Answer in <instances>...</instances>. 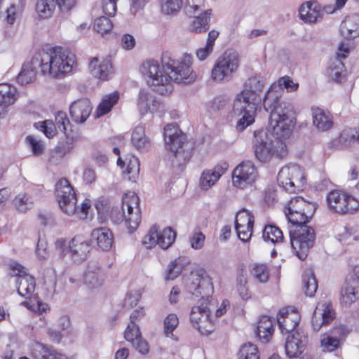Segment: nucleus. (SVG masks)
Segmentation results:
<instances>
[{"mask_svg": "<svg viewBox=\"0 0 359 359\" xmlns=\"http://www.w3.org/2000/svg\"><path fill=\"white\" fill-rule=\"evenodd\" d=\"M191 57L185 55L183 61L174 59L172 53L165 51L161 55V66L155 60H148L141 67V72L147 84L160 95L172 91V82L189 83L196 77L191 67Z\"/></svg>", "mask_w": 359, "mask_h": 359, "instance_id": "nucleus-1", "label": "nucleus"}, {"mask_svg": "<svg viewBox=\"0 0 359 359\" xmlns=\"http://www.w3.org/2000/svg\"><path fill=\"white\" fill-rule=\"evenodd\" d=\"M294 125L295 122L288 123L282 118L273 121L269 114L268 128L254 131L252 148L256 158L266 163L272 157L285 158L288 153L285 140L290 136Z\"/></svg>", "mask_w": 359, "mask_h": 359, "instance_id": "nucleus-2", "label": "nucleus"}, {"mask_svg": "<svg viewBox=\"0 0 359 359\" xmlns=\"http://www.w3.org/2000/svg\"><path fill=\"white\" fill-rule=\"evenodd\" d=\"M72 59L65 55L60 47H53L49 52L40 51L32 57L30 62L23 64L17 76V81L22 86L33 82L37 67L40 68L43 75L59 77L72 70Z\"/></svg>", "mask_w": 359, "mask_h": 359, "instance_id": "nucleus-3", "label": "nucleus"}, {"mask_svg": "<svg viewBox=\"0 0 359 359\" xmlns=\"http://www.w3.org/2000/svg\"><path fill=\"white\" fill-rule=\"evenodd\" d=\"M187 291L196 297H201L200 305L194 306L190 312V321L193 327L201 334L208 335L213 332L208 299L213 293V284L206 274H191L187 283Z\"/></svg>", "mask_w": 359, "mask_h": 359, "instance_id": "nucleus-4", "label": "nucleus"}, {"mask_svg": "<svg viewBox=\"0 0 359 359\" xmlns=\"http://www.w3.org/2000/svg\"><path fill=\"white\" fill-rule=\"evenodd\" d=\"M298 86V83H294L289 76H283L277 83H273L265 93L263 106L266 111L271 114L273 121L282 118L288 123L295 122L293 107L290 102L282 98V95L284 88L292 92L297 89Z\"/></svg>", "mask_w": 359, "mask_h": 359, "instance_id": "nucleus-5", "label": "nucleus"}, {"mask_svg": "<svg viewBox=\"0 0 359 359\" xmlns=\"http://www.w3.org/2000/svg\"><path fill=\"white\" fill-rule=\"evenodd\" d=\"M163 136L165 147L170 152L172 166L182 171L191 157L194 143L189 141L187 135L174 123L164 128Z\"/></svg>", "mask_w": 359, "mask_h": 359, "instance_id": "nucleus-6", "label": "nucleus"}, {"mask_svg": "<svg viewBox=\"0 0 359 359\" xmlns=\"http://www.w3.org/2000/svg\"><path fill=\"white\" fill-rule=\"evenodd\" d=\"M55 194L60 208L65 214L75 215L81 219L87 217L91 206L90 200L86 199L80 207H77L75 191L67 179H61L56 183Z\"/></svg>", "mask_w": 359, "mask_h": 359, "instance_id": "nucleus-7", "label": "nucleus"}, {"mask_svg": "<svg viewBox=\"0 0 359 359\" xmlns=\"http://www.w3.org/2000/svg\"><path fill=\"white\" fill-rule=\"evenodd\" d=\"M111 218L116 224L125 222L128 233H133L141 222L138 196L134 192L126 194L122 198L121 208H113Z\"/></svg>", "mask_w": 359, "mask_h": 359, "instance_id": "nucleus-8", "label": "nucleus"}, {"mask_svg": "<svg viewBox=\"0 0 359 359\" xmlns=\"http://www.w3.org/2000/svg\"><path fill=\"white\" fill-rule=\"evenodd\" d=\"M294 230H290V244L296 255L301 260H304L309 250L313 246L316 233L313 229L306 224H292Z\"/></svg>", "mask_w": 359, "mask_h": 359, "instance_id": "nucleus-9", "label": "nucleus"}, {"mask_svg": "<svg viewBox=\"0 0 359 359\" xmlns=\"http://www.w3.org/2000/svg\"><path fill=\"white\" fill-rule=\"evenodd\" d=\"M239 67V55L234 50H226L218 57L211 72L212 79L217 81H229Z\"/></svg>", "mask_w": 359, "mask_h": 359, "instance_id": "nucleus-10", "label": "nucleus"}, {"mask_svg": "<svg viewBox=\"0 0 359 359\" xmlns=\"http://www.w3.org/2000/svg\"><path fill=\"white\" fill-rule=\"evenodd\" d=\"M265 80L261 75L250 77L245 83V88L237 95L235 99L236 109H238L241 103H251L259 106L261 93L264 86Z\"/></svg>", "mask_w": 359, "mask_h": 359, "instance_id": "nucleus-11", "label": "nucleus"}, {"mask_svg": "<svg viewBox=\"0 0 359 359\" xmlns=\"http://www.w3.org/2000/svg\"><path fill=\"white\" fill-rule=\"evenodd\" d=\"M277 182L285 191L294 193L302 189L305 184V177L300 167L294 165L282 168L278 174Z\"/></svg>", "mask_w": 359, "mask_h": 359, "instance_id": "nucleus-12", "label": "nucleus"}, {"mask_svg": "<svg viewBox=\"0 0 359 359\" xmlns=\"http://www.w3.org/2000/svg\"><path fill=\"white\" fill-rule=\"evenodd\" d=\"M327 201L330 208L341 215L353 213L359 208V201L356 198L339 190L330 192Z\"/></svg>", "mask_w": 359, "mask_h": 359, "instance_id": "nucleus-13", "label": "nucleus"}, {"mask_svg": "<svg viewBox=\"0 0 359 359\" xmlns=\"http://www.w3.org/2000/svg\"><path fill=\"white\" fill-rule=\"evenodd\" d=\"M10 269L13 271L18 278L16 279V284L18 285L17 292L21 297H30L34 293L36 287L35 278L28 274L25 268L18 262H12L10 264Z\"/></svg>", "mask_w": 359, "mask_h": 359, "instance_id": "nucleus-14", "label": "nucleus"}, {"mask_svg": "<svg viewBox=\"0 0 359 359\" xmlns=\"http://www.w3.org/2000/svg\"><path fill=\"white\" fill-rule=\"evenodd\" d=\"M76 0H36L35 11L41 19L50 18L58 6L61 12H69L75 5Z\"/></svg>", "mask_w": 359, "mask_h": 359, "instance_id": "nucleus-15", "label": "nucleus"}, {"mask_svg": "<svg viewBox=\"0 0 359 359\" xmlns=\"http://www.w3.org/2000/svg\"><path fill=\"white\" fill-rule=\"evenodd\" d=\"M257 171L252 162L241 163L233 171L232 181L236 187L244 189L247 184L255 182Z\"/></svg>", "mask_w": 359, "mask_h": 359, "instance_id": "nucleus-16", "label": "nucleus"}, {"mask_svg": "<svg viewBox=\"0 0 359 359\" xmlns=\"http://www.w3.org/2000/svg\"><path fill=\"white\" fill-rule=\"evenodd\" d=\"M91 249L90 241L76 235L69 241L67 252L72 262L80 264L87 259Z\"/></svg>", "mask_w": 359, "mask_h": 359, "instance_id": "nucleus-17", "label": "nucleus"}, {"mask_svg": "<svg viewBox=\"0 0 359 359\" xmlns=\"http://www.w3.org/2000/svg\"><path fill=\"white\" fill-rule=\"evenodd\" d=\"M254 216L248 210L240 211L236 217L235 229L238 238L247 242L252 234Z\"/></svg>", "mask_w": 359, "mask_h": 359, "instance_id": "nucleus-18", "label": "nucleus"}, {"mask_svg": "<svg viewBox=\"0 0 359 359\" xmlns=\"http://www.w3.org/2000/svg\"><path fill=\"white\" fill-rule=\"evenodd\" d=\"M334 317V312L330 304L325 305L318 303L311 318L313 330L316 332L319 331L323 326L330 323Z\"/></svg>", "mask_w": 359, "mask_h": 359, "instance_id": "nucleus-19", "label": "nucleus"}, {"mask_svg": "<svg viewBox=\"0 0 359 359\" xmlns=\"http://www.w3.org/2000/svg\"><path fill=\"white\" fill-rule=\"evenodd\" d=\"M307 343V337L298 330L289 334L286 339L285 349L290 358L299 357L304 351Z\"/></svg>", "mask_w": 359, "mask_h": 359, "instance_id": "nucleus-20", "label": "nucleus"}, {"mask_svg": "<svg viewBox=\"0 0 359 359\" xmlns=\"http://www.w3.org/2000/svg\"><path fill=\"white\" fill-rule=\"evenodd\" d=\"M105 279V273L97 261L90 260L83 276L84 283L89 288L93 289L100 287Z\"/></svg>", "mask_w": 359, "mask_h": 359, "instance_id": "nucleus-21", "label": "nucleus"}, {"mask_svg": "<svg viewBox=\"0 0 359 359\" xmlns=\"http://www.w3.org/2000/svg\"><path fill=\"white\" fill-rule=\"evenodd\" d=\"M93 107L88 98L74 101L69 106V114L73 121L83 123L90 115Z\"/></svg>", "mask_w": 359, "mask_h": 359, "instance_id": "nucleus-22", "label": "nucleus"}, {"mask_svg": "<svg viewBox=\"0 0 359 359\" xmlns=\"http://www.w3.org/2000/svg\"><path fill=\"white\" fill-rule=\"evenodd\" d=\"M259 107L260 106L255 104L243 102L238 105V109H236L235 102L233 103L234 113L239 111V115H243L237 121L236 129L238 131H243L255 122V115Z\"/></svg>", "mask_w": 359, "mask_h": 359, "instance_id": "nucleus-23", "label": "nucleus"}, {"mask_svg": "<svg viewBox=\"0 0 359 359\" xmlns=\"http://www.w3.org/2000/svg\"><path fill=\"white\" fill-rule=\"evenodd\" d=\"M300 316L295 310L290 312L288 308H283L278 312L277 321L282 333L294 332V329L298 326Z\"/></svg>", "mask_w": 359, "mask_h": 359, "instance_id": "nucleus-24", "label": "nucleus"}, {"mask_svg": "<svg viewBox=\"0 0 359 359\" xmlns=\"http://www.w3.org/2000/svg\"><path fill=\"white\" fill-rule=\"evenodd\" d=\"M137 106L142 114L147 112L154 113L161 110L163 104L153 94L144 89H141L138 95Z\"/></svg>", "mask_w": 359, "mask_h": 359, "instance_id": "nucleus-25", "label": "nucleus"}, {"mask_svg": "<svg viewBox=\"0 0 359 359\" xmlns=\"http://www.w3.org/2000/svg\"><path fill=\"white\" fill-rule=\"evenodd\" d=\"M31 355L34 359H70L58 353L53 347L40 342L32 345Z\"/></svg>", "mask_w": 359, "mask_h": 359, "instance_id": "nucleus-26", "label": "nucleus"}, {"mask_svg": "<svg viewBox=\"0 0 359 359\" xmlns=\"http://www.w3.org/2000/svg\"><path fill=\"white\" fill-rule=\"evenodd\" d=\"M91 239L95 241L98 248L103 251L110 250L114 243L113 233L106 227L95 229L91 233Z\"/></svg>", "mask_w": 359, "mask_h": 359, "instance_id": "nucleus-27", "label": "nucleus"}, {"mask_svg": "<svg viewBox=\"0 0 359 359\" xmlns=\"http://www.w3.org/2000/svg\"><path fill=\"white\" fill-rule=\"evenodd\" d=\"M359 299V282L347 278L341 292V301L346 305H350Z\"/></svg>", "mask_w": 359, "mask_h": 359, "instance_id": "nucleus-28", "label": "nucleus"}, {"mask_svg": "<svg viewBox=\"0 0 359 359\" xmlns=\"http://www.w3.org/2000/svg\"><path fill=\"white\" fill-rule=\"evenodd\" d=\"M341 35L347 39H354L359 36V15L352 14L348 15L340 25Z\"/></svg>", "mask_w": 359, "mask_h": 359, "instance_id": "nucleus-29", "label": "nucleus"}, {"mask_svg": "<svg viewBox=\"0 0 359 359\" xmlns=\"http://www.w3.org/2000/svg\"><path fill=\"white\" fill-rule=\"evenodd\" d=\"M274 319L267 316H262L257 325L255 334L260 339L266 343L269 341L274 332Z\"/></svg>", "mask_w": 359, "mask_h": 359, "instance_id": "nucleus-30", "label": "nucleus"}, {"mask_svg": "<svg viewBox=\"0 0 359 359\" xmlns=\"http://www.w3.org/2000/svg\"><path fill=\"white\" fill-rule=\"evenodd\" d=\"M97 57H93L89 64L91 74L93 76L102 80H106L111 72L112 66L109 60H103L97 67Z\"/></svg>", "mask_w": 359, "mask_h": 359, "instance_id": "nucleus-31", "label": "nucleus"}, {"mask_svg": "<svg viewBox=\"0 0 359 359\" xmlns=\"http://www.w3.org/2000/svg\"><path fill=\"white\" fill-rule=\"evenodd\" d=\"M131 142L137 150L142 152L148 150L150 147V142L145 135L144 126H137L135 128L132 133Z\"/></svg>", "mask_w": 359, "mask_h": 359, "instance_id": "nucleus-32", "label": "nucleus"}, {"mask_svg": "<svg viewBox=\"0 0 359 359\" xmlns=\"http://www.w3.org/2000/svg\"><path fill=\"white\" fill-rule=\"evenodd\" d=\"M313 122L318 130L325 131L332 128L333 122L329 114L318 107L312 108Z\"/></svg>", "mask_w": 359, "mask_h": 359, "instance_id": "nucleus-33", "label": "nucleus"}, {"mask_svg": "<svg viewBox=\"0 0 359 359\" xmlns=\"http://www.w3.org/2000/svg\"><path fill=\"white\" fill-rule=\"evenodd\" d=\"M316 208V203L306 201V205L299 215H294L295 217L292 215L290 216V223L292 224H306L313 216Z\"/></svg>", "mask_w": 359, "mask_h": 359, "instance_id": "nucleus-34", "label": "nucleus"}, {"mask_svg": "<svg viewBox=\"0 0 359 359\" xmlns=\"http://www.w3.org/2000/svg\"><path fill=\"white\" fill-rule=\"evenodd\" d=\"M211 15L212 10L208 9L204 12L199 13L198 16H194L195 18L191 24L192 30L197 33H202L208 31L210 27Z\"/></svg>", "mask_w": 359, "mask_h": 359, "instance_id": "nucleus-35", "label": "nucleus"}, {"mask_svg": "<svg viewBox=\"0 0 359 359\" xmlns=\"http://www.w3.org/2000/svg\"><path fill=\"white\" fill-rule=\"evenodd\" d=\"M17 99L16 88L8 83L0 84V104L8 107L13 104Z\"/></svg>", "mask_w": 359, "mask_h": 359, "instance_id": "nucleus-36", "label": "nucleus"}, {"mask_svg": "<svg viewBox=\"0 0 359 359\" xmlns=\"http://www.w3.org/2000/svg\"><path fill=\"white\" fill-rule=\"evenodd\" d=\"M118 99L119 94L118 92H114L104 97L97 108L96 116L100 117L109 112L112 107L117 103Z\"/></svg>", "mask_w": 359, "mask_h": 359, "instance_id": "nucleus-37", "label": "nucleus"}, {"mask_svg": "<svg viewBox=\"0 0 359 359\" xmlns=\"http://www.w3.org/2000/svg\"><path fill=\"white\" fill-rule=\"evenodd\" d=\"M303 288L307 296L313 297L318 289V281L312 269H308L302 275Z\"/></svg>", "mask_w": 359, "mask_h": 359, "instance_id": "nucleus-38", "label": "nucleus"}, {"mask_svg": "<svg viewBox=\"0 0 359 359\" xmlns=\"http://www.w3.org/2000/svg\"><path fill=\"white\" fill-rule=\"evenodd\" d=\"M345 67L340 58H334L330 60L328 67L329 76L337 82H342Z\"/></svg>", "mask_w": 359, "mask_h": 359, "instance_id": "nucleus-39", "label": "nucleus"}, {"mask_svg": "<svg viewBox=\"0 0 359 359\" xmlns=\"http://www.w3.org/2000/svg\"><path fill=\"white\" fill-rule=\"evenodd\" d=\"M306 201L300 196L294 197L290 200L285 211V216L289 222L290 216L292 215L295 217L294 215H299L304 208L305 205H306Z\"/></svg>", "mask_w": 359, "mask_h": 359, "instance_id": "nucleus-40", "label": "nucleus"}, {"mask_svg": "<svg viewBox=\"0 0 359 359\" xmlns=\"http://www.w3.org/2000/svg\"><path fill=\"white\" fill-rule=\"evenodd\" d=\"M262 238L265 241H269L272 243H282L284 238L282 231L275 225L265 226Z\"/></svg>", "mask_w": 359, "mask_h": 359, "instance_id": "nucleus-41", "label": "nucleus"}, {"mask_svg": "<svg viewBox=\"0 0 359 359\" xmlns=\"http://www.w3.org/2000/svg\"><path fill=\"white\" fill-rule=\"evenodd\" d=\"M158 245L163 249L168 248L175 241L176 233L170 228H165L162 232L158 233Z\"/></svg>", "mask_w": 359, "mask_h": 359, "instance_id": "nucleus-42", "label": "nucleus"}, {"mask_svg": "<svg viewBox=\"0 0 359 359\" xmlns=\"http://www.w3.org/2000/svg\"><path fill=\"white\" fill-rule=\"evenodd\" d=\"M239 359H259L257 347L250 343L243 344L238 353Z\"/></svg>", "mask_w": 359, "mask_h": 359, "instance_id": "nucleus-43", "label": "nucleus"}, {"mask_svg": "<svg viewBox=\"0 0 359 359\" xmlns=\"http://www.w3.org/2000/svg\"><path fill=\"white\" fill-rule=\"evenodd\" d=\"M183 269V264L181 261V257L175 259L171 262L168 265V269L166 271V276L165 277V280H174L181 273Z\"/></svg>", "mask_w": 359, "mask_h": 359, "instance_id": "nucleus-44", "label": "nucleus"}, {"mask_svg": "<svg viewBox=\"0 0 359 359\" xmlns=\"http://www.w3.org/2000/svg\"><path fill=\"white\" fill-rule=\"evenodd\" d=\"M65 135V141L60 142L55 149V153L61 157L69 153L74 147V138L68 133Z\"/></svg>", "mask_w": 359, "mask_h": 359, "instance_id": "nucleus-45", "label": "nucleus"}, {"mask_svg": "<svg viewBox=\"0 0 359 359\" xmlns=\"http://www.w3.org/2000/svg\"><path fill=\"white\" fill-rule=\"evenodd\" d=\"M252 274L262 283H266L269 277L268 267L264 264H255L252 269Z\"/></svg>", "mask_w": 359, "mask_h": 359, "instance_id": "nucleus-46", "label": "nucleus"}, {"mask_svg": "<svg viewBox=\"0 0 359 359\" xmlns=\"http://www.w3.org/2000/svg\"><path fill=\"white\" fill-rule=\"evenodd\" d=\"M299 18L306 23H315L318 20V19L322 18V16H320V14H316L314 12L313 13L310 11L309 7L303 5H301L299 8Z\"/></svg>", "mask_w": 359, "mask_h": 359, "instance_id": "nucleus-47", "label": "nucleus"}, {"mask_svg": "<svg viewBox=\"0 0 359 359\" xmlns=\"http://www.w3.org/2000/svg\"><path fill=\"white\" fill-rule=\"evenodd\" d=\"M182 0H164L161 4V11L164 14L173 15L181 8Z\"/></svg>", "mask_w": 359, "mask_h": 359, "instance_id": "nucleus-48", "label": "nucleus"}, {"mask_svg": "<svg viewBox=\"0 0 359 359\" xmlns=\"http://www.w3.org/2000/svg\"><path fill=\"white\" fill-rule=\"evenodd\" d=\"M112 27L113 24L107 17L101 16L95 20L94 29L102 35L110 32Z\"/></svg>", "mask_w": 359, "mask_h": 359, "instance_id": "nucleus-49", "label": "nucleus"}, {"mask_svg": "<svg viewBox=\"0 0 359 359\" xmlns=\"http://www.w3.org/2000/svg\"><path fill=\"white\" fill-rule=\"evenodd\" d=\"M203 0H187L184 5V12L189 17L196 16L201 11Z\"/></svg>", "mask_w": 359, "mask_h": 359, "instance_id": "nucleus-50", "label": "nucleus"}, {"mask_svg": "<svg viewBox=\"0 0 359 359\" xmlns=\"http://www.w3.org/2000/svg\"><path fill=\"white\" fill-rule=\"evenodd\" d=\"M164 333L166 337L172 335V332L179 324V320L176 314L170 313L164 320Z\"/></svg>", "mask_w": 359, "mask_h": 359, "instance_id": "nucleus-51", "label": "nucleus"}, {"mask_svg": "<svg viewBox=\"0 0 359 359\" xmlns=\"http://www.w3.org/2000/svg\"><path fill=\"white\" fill-rule=\"evenodd\" d=\"M14 203L18 210L22 212H26L32 205L31 198L27 194L18 195L14 200Z\"/></svg>", "mask_w": 359, "mask_h": 359, "instance_id": "nucleus-52", "label": "nucleus"}, {"mask_svg": "<svg viewBox=\"0 0 359 359\" xmlns=\"http://www.w3.org/2000/svg\"><path fill=\"white\" fill-rule=\"evenodd\" d=\"M158 227L154 226L150 229L148 234L144 237L142 242L146 248H151L153 245H158Z\"/></svg>", "mask_w": 359, "mask_h": 359, "instance_id": "nucleus-53", "label": "nucleus"}, {"mask_svg": "<svg viewBox=\"0 0 359 359\" xmlns=\"http://www.w3.org/2000/svg\"><path fill=\"white\" fill-rule=\"evenodd\" d=\"M141 333L139 327L136 324L128 325L125 332V339L133 344L136 341V338L141 337Z\"/></svg>", "mask_w": 359, "mask_h": 359, "instance_id": "nucleus-54", "label": "nucleus"}, {"mask_svg": "<svg viewBox=\"0 0 359 359\" xmlns=\"http://www.w3.org/2000/svg\"><path fill=\"white\" fill-rule=\"evenodd\" d=\"M210 173H212L210 170H205L201 174L200 186L203 190H208L217 182L214 180L215 177L212 176Z\"/></svg>", "mask_w": 359, "mask_h": 359, "instance_id": "nucleus-55", "label": "nucleus"}, {"mask_svg": "<svg viewBox=\"0 0 359 359\" xmlns=\"http://www.w3.org/2000/svg\"><path fill=\"white\" fill-rule=\"evenodd\" d=\"M341 343V342L336 338L332 337L330 334H327L326 337L321 340L322 346L327 351H333L336 350Z\"/></svg>", "mask_w": 359, "mask_h": 359, "instance_id": "nucleus-56", "label": "nucleus"}, {"mask_svg": "<svg viewBox=\"0 0 359 359\" xmlns=\"http://www.w3.org/2000/svg\"><path fill=\"white\" fill-rule=\"evenodd\" d=\"M349 330L345 325H336L330 332L332 337L336 338L340 342L344 341L349 333Z\"/></svg>", "mask_w": 359, "mask_h": 359, "instance_id": "nucleus-57", "label": "nucleus"}, {"mask_svg": "<svg viewBox=\"0 0 359 359\" xmlns=\"http://www.w3.org/2000/svg\"><path fill=\"white\" fill-rule=\"evenodd\" d=\"M55 122L61 131H63L65 134L68 133L67 127L70 125V122L65 112L58 111L55 116Z\"/></svg>", "mask_w": 359, "mask_h": 359, "instance_id": "nucleus-58", "label": "nucleus"}, {"mask_svg": "<svg viewBox=\"0 0 359 359\" xmlns=\"http://www.w3.org/2000/svg\"><path fill=\"white\" fill-rule=\"evenodd\" d=\"M26 142L31 148L34 155L39 156L42 154L43 146L40 141L36 140L33 136L29 135L26 137Z\"/></svg>", "mask_w": 359, "mask_h": 359, "instance_id": "nucleus-59", "label": "nucleus"}, {"mask_svg": "<svg viewBox=\"0 0 359 359\" xmlns=\"http://www.w3.org/2000/svg\"><path fill=\"white\" fill-rule=\"evenodd\" d=\"M140 297L141 294L138 291L128 292L124 299L123 306L128 309L135 306L137 304Z\"/></svg>", "mask_w": 359, "mask_h": 359, "instance_id": "nucleus-60", "label": "nucleus"}, {"mask_svg": "<svg viewBox=\"0 0 359 359\" xmlns=\"http://www.w3.org/2000/svg\"><path fill=\"white\" fill-rule=\"evenodd\" d=\"M205 236L201 231L195 232L190 238V245L193 249H201L204 245Z\"/></svg>", "mask_w": 359, "mask_h": 359, "instance_id": "nucleus-61", "label": "nucleus"}, {"mask_svg": "<svg viewBox=\"0 0 359 359\" xmlns=\"http://www.w3.org/2000/svg\"><path fill=\"white\" fill-rule=\"evenodd\" d=\"M229 103V99L224 96L216 97L212 102V110L213 111H220L224 110Z\"/></svg>", "mask_w": 359, "mask_h": 359, "instance_id": "nucleus-62", "label": "nucleus"}, {"mask_svg": "<svg viewBox=\"0 0 359 359\" xmlns=\"http://www.w3.org/2000/svg\"><path fill=\"white\" fill-rule=\"evenodd\" d=\"M117 0H102V11L104 14L113 16L116 12Z\"/></svg>", "mask_w": 359, "mask_h": 359, "instance_id": "nucleus-63", "label": "nucleus"}, {"mask_svg": "<svg viewBox=\"0 0 359 359\" xmlns=\"http://www.w3.org/2000/svg\"><path fill=\"white\" fill-rule=\"evenodd\" d=\"M133 346L139 353L145 355L149 353V347L148 343L142 337L136 338V341L132 344Z\"/></svg>", "mask_w": 359, "mask_h": 359, "instance_id": "nucleus-64", "label": "nucleus"}]
</instances>
